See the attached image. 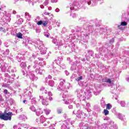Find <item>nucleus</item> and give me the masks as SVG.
Segmentation results:
<instances>
[{"label": "nucleus", "instance_id": "nucleus-1", "mask_svg": "<svg viewBox=\"0 0 129 129\" xmlns=\"http://www.w3.org/2000/svg\"><path fill=\"white\" fill-rule=\"evenodd\" d=\"M48 95L49 96V98L48 99V98H46L45 99V98L44 97H43V96H40V98L41 99H42V104L43 105H48V104H49V100H53V98H52L51 96H52V93H51V92H49L48 93Z\"/></svg>", "mask_w": 129, "mask_h": 129}, {"label": "nucleus", "instance_id": "nucleus-2", "mask_svg": "<svg viewBox=\"0 0 129 129\" xmlns=\"http://www.w3.org/2000/svg\"><path fill=\"white\" fill-rule=\"evenodd\" d=\"M12 116H13V113L9 112L7 113H0V119L4 120H12Z\"/></svg>", "mask_w": 129, "mask_h": 129}, {"label": "nucleus", "instance_id": "nucleus-3", "mask_svg": "<svg viewBox=\"0 0 129 129\" xmlns=\"http://www.w3.org/2000/svg\"><path fill=\"white\" fill-rule=\"evenodd\" d=\"M43 113V111H42L41 108H39L36 110V114L37 115L39 116V115H41V114Z\"/></svg>", "mask_w": 129, "mask_h": 129}, {"label": "nucleus", "instance_id": "nucleus-4", "mask_svg": "<svg viewBox=\"0 0 129 129\" xmlns=\"http://www.w3.org/2000/svg\"><path fill=\"white\" fill-rule=\"evenodd\" d=\"M40 122H41V123H43V122H44L45 121H46V118H44V116H41L40 118Z\"/></svg>", "mask_w": 129, "mask_h": 129}, {"label": "nucleus", "instance_id": "nucleus-5", "mask_svg": "<svg viewBox=\"0 0 129 129\" xmlns=\"http://www.w3.org/2000/svg\"><path fill=\"white\" fill-rule=\"evenodd\" d=\"M44 111L46 115H48V114H49L50 112H51V110L49 109H45Z\"/></svg>", "mask_w": 129, "mask_h": 129}, {"label": "nucleus", "instance_id": "nucleus-6", "mask_svg": "<svg viewBox=\"0 0 129 129\" xmlns=\"http://www.w3.org/2000/svg\"><path fill=\"white\" fill-rule=\"evenodd\" d=\"M17 38H19L20 39H23V34L21 33V32H19L17 34Z\"/></svg>", "mask_w": 129, "mask_h": 129}, {"label": "nucleus", "instance_id": "nucleus-7", "mask_svg": "<svg viewBox=\"0 0 129 129\" xmlns=\"http://www.w3.org/2000/svg\"><path fill=\"white\" fill-rule=\"evenodd\" d=\"M111 105L110 104H106V109H111Z\"/></svg>", "mask_w": 129, "mask_h": 129}, {"label": "nucleus", "instance_id": "nucleus-8", "mask_svg": "<svg viewBox=\"0 0 129 129\" xmlns=\"http://www.w3.org/2000/svg\"><path fill=\"white\" fill-rule=\"evenodd\" d=\"M104 81V82H106L107 83H109V84H110V83H111V80H110V79H106Z\"/></svg>", "mask_w": 129, "mask_h": 129}, {"label": "nucleus", "instance_id": "nucleus-9", "mask_svg": "<svg viewBox=\"0 0 129 129\" xmlns=\"http://www.w3.org/2000/svg\"><path fill=\"white\" fill-rule=\"evenodd\" d=\"M104 113L105 115H107L109 113V111H108V110H107V109H104Z\"/></svg>", "mask_w": 129, "mask_h": 129}, {"label": "nucleus", "instance_id": "nucleus-10", "mask_svg": "<svg viewBox=\"0 0 129 129\" xmlns=\"http://www.w3.org/2000/svg\"><path fill=\"white\" fill-rule=\"evenodd\" d=\"M42 25L44 27H46V25H48V21H42Z\"/></svg>", "mask_w": 129, "mask_h": 129}, {"label": "nucleus", "instance_id": "nucleus-11", "mask_svg": "<svg viewBox=\"0 0 129 129\" xmlns=\"http://www.w3.org/2000/svg\"><path fill=\"white\" fill-rule=\"evenodd\" d=\"M49 85H50V86H54V81H50L49 83Z\"/></svg>", "mask_w": 129, "mask_h": 129}, {"label": "nucleus", "instance_id": "nucleus-12", "mask_svg": "<svg viewBox=\"0 0 129 129\" xmlns=\"http://www.w3.org/2000/svg\"><path fill=\"white\" fill-rule=\"evenodd\" d=\"M30 109L32 110V111H36V108L34 107V106H31L30 107Z\"/></svg>", "mask_w": 129, "mask_h": 129}, {"label": "nucleus", "instance_id": "nucleus-13", "mask_svg": "<svg viewBox=\"0 0 129 129\" xmlns=\"http://www.w3.org/2000/svg\"><path fill=\"white\" fill-rule=\"evenodd\" d=\"M126 25H127V23L125 22H122L121 23V26H126Z\"/></svg>", "mask_w": 129, "mask_h": 129}, {"label": "nucleus", "instance_id": "nucleus-14", "mask_svg": "<svg viewBox=\"0 0 129 129\" xmlns=\"http://www.w3.org/2000/svg\"><path fill=\"white\" fill-rule=\"evenodd\" d=\"M61 128V129H67V126H66V125H65V124H63V125H62Z\"/></svg>", "mask_w": 129, "mask_h": 129}, {"label": "nucleus", "instance_id": "nucleus-15", "mask_svg": "<svg viewBox=\"0 0 129 129\" xmlns=\"http://www.w3.org/2000/svg\"><path fill=\"white\" fill-rule=\"evenodd\" d=\"M44 36H45V37H47V38H48L49 37V36H50V34L48 33V32H45Z\"/></svg>", "mask_w": 129, "mask_h": 129}, {"label": "nucleus", "instance_id": "nucleus-16", "mask_svg": "<svg viewBox=\"0 0 129 129\" xmlns=\"http://www.w3.org/2000/svg\"><path fill=\"white\" fill-rule=\"evenodd\" d=\"M42 24H43V21H38L37 23V25L38 26L42 25Z\"/></svg>", "mask_w": 129, "mask_h": 129}, {"label": "nucleus", "instance_id": "nucleus-17", "mask_svg": "<svg viewBox=\"0 0 129 129\" xmlns=\"http://www.w3.org/2000/svg\"><path fill=\"white\" fill-rule=\"evenodd\" d=\"M21 66H23L24 68L27 67V64L25 62L21 63Z\"/></svg>", "mask_w": 129, "mask_h": 129}, {"label": "nucleus", "instance_id": "nucleus-18", "mask_svg": "<svg viewBox=\"0 0 129 129\" xmlns=\"http://www.w3.org/2000/svg\"><path fill=\"white\" fill-rule=\"evenodd\" d=\"M120 104L122 107L124 106V105H125V104L124 103V102L123 101H121Z\"/></svg>", "mask_w": 129, "mask_h": 129}, {"label": "nucleus", "instance_id": "nucleus-19", "mask_svg": "<svg viewBox=\"0 0 129 129\" xmlns=\"http://www.w3.org/2000/svg\"><path fill=\"white\" fill-rule=\"evenodd\" d=\"M48 4H49V1L48 0H46L44 2L45 6H47V5H48Z\"/></svg>", "mask_w": 129, "mask_h": 129}, {"label": "nucleus", "instance_id": "nucleus-20", "mask_svg": "<svg viewBox=\"0 0 129 129\" xmlns=\"http://www.w3.org/2000/svg\"><path fill=\"white\" fill-rule=\"evenodd\" d=\"M52 42H53V43H54V44H57V39H53Z\"/></svg>", "mask_w": 129, "mask_h": 129}, {"label": "nucleus", "instance_id": "nucleus-21", "mask_svg": "<svg viewBox=\"0 0 129 129\" xmlns=\"http://www.w3.org/2000/svg\"><path fill=\"white\" fill-rule=\"evenodd\" d=\"M40 52H41V54H46V50H44L43 51V50H41Z\"/></svg>", "mask_w": 129, "mask_h": 129}, {"label": "nucleus", "instance_id": "nucleus-22", "mask_svg": "<svg viewBox=\"0 0 129 129\" xmlns=\"http://www.w3.org/2000/svg\"><path fill=\"white\" fill-rule=\"evenodd\" d=\"M4 92L5 94H8V90L7 89L4 90Z\"/></svg>", "mask_w": 129, "mask_h": 129}, {"label": "nucleus", "instance_id": "nucleus-23", "mask_svg": "<svg viewBox=\"0 0 129 129\" xmlns=\"http://www.w3.org/2000/svg\"><path fill=\"white\" fill-rule=\"evenodd\" d=\"M78 81H79L80 80H82V77L81 76V77H79L78 79Z\"/></svg>", "mask_w": 129, "mask_h": 129}, {"label": "nucleus", "instance_id": "nucleus-24", "mask_svg": "<svg viewBox=\"0 0 129 129\" xmlns=\"http://www.w3.org/2000/svg\"><path fill=\"white\" fill-rule=\"evenodd\" d=\"M71 103V101H69V102H66V104H70Z\"/></svg>", "mask_w": 129, "mask_h": 129}, {"label": "nucleus", "instance_id": "nucleus-25", "mask_svg": "<svg viewBox=\"0 0 129 129\" xmlns=\"http://www.w3.org/2000/svg\"><path fill=\"white\" fill-rule=\"evenodd\" d=\"M36 100H35V99H32V102H34V103H35V102H36V101H35Z\"/></svg>", "mask_w": 129, "mask_h": 129}, {"label": "nucleus", "instance_id": "nucleus-26", "mask_svg": "<svg viewBox=\"0 0 129 129\" xmlns=\"http://www.w3.org/2000/svg\"><path fill=\"white\" fill-rule=\"evenodd\" d=\"M48 77L49 79H51L52 78V76H51L50 75H49Z\"/></svg>", "mask_w": 129, "mask_h": 129}, {"label": "nucleus", "instance_id": "nucleus-27", "mask_svg": "<svg viewBox=\"0 0 129 129\" xmlns=\"http://www.w3.org/2000/svg\"><path fill=\"white\" fill-rule=\"evenodd\" d=\"M73 107V106L72 105L69 106V108H72Z\"/></svg>", "mask_w": 129, "mask_h": 129}, {"label": "nucleus", "instance_id": "nucleus-28", "mask_svg": "<svg viewBox=\"0 0 129 129\" xmlns=\"http://www.w3.org/2000/svg\"><path fill=\"white\" fill-rule=\"evenodd\" d=\"M61 112H62V110H61L58 111V113H61Z\"/></svg>", "mask_w": 129, "mask_h": 129}, {"label": "nucleus", "instance_id": "nucleus-29", "mask_svg": "<svg viewBox=\"0 0 129 129\" xmlns=\"http://www.w3.org/2000/svg\"><path fill=\"white\" fill-rule=\"evenodd\" d=\"M55 12H56L57 13H58V12H59V9H56L55 10Z\"/></svg>", "mask_w": 129, "mask_h": 129}, {"label": "nucleus", "instance_id": "nucleus-30", "mask_svg": "<svg viewBox=\"0 0 129 129\" xmlns=\"http://www.w3.org/2000/svg\"><path fill=\"white\" fill-rule=\"evenodd\" d=\"M13 127L14 129H17V125H14Z\"/></svg>", "mask_w": 129, "mask_h": 129}, {"label": "nucleus", "instance_id": "nucleus-31", "mask_svg": "<svg viewBox=\"0 0 129 129\" xmlns=\"http://www.w3.org/2000/svg\"><path fill=\"white\" fill-rule=\"evenodd\" d=\"M74 16H73V18H75L76 17V14H74Z\"/></svg>", "mask_w": 129, "mask_h": 129}, {"label": "nucleus", "instance_id": "nucleus-32", "mask_svg": "<svg viewBox=\"0 0 129 129\" xmlns=\"http://www.w3.org/2000/svg\"><path fill=\"white\" fill-rule=\"evenodd\" d=\"M66 72V73L67 75H68L69 74V73H68V72Z\"/></svg>", "mask_w": 129, "mask_h": 129}, {"label": "nucleus", "instance_id": "nucleus-33", "mask_svg": "<svg viewBox=\"0 0 129 129\" xmlns=\"http://www.w3.org/2000/svg\"><path fill=\"white\" fill-rule=\"evenodd\" d=\"M30 68H31V66H29L28 67V69H30Z\"/></svg>", "mask_w": 129, "mask_h": 129}, {"label": "nucleus", "instance_id": "nucleus-34", "mask_svg": "<svg viewBox=\"0 0 129 129\" xmlns=\"http://www.w3.org/2000/svg\"><path fill=\"white\" fill-rule=\"evenodd\" d=\"M26 101V100H23V103H25Z\"/></svg>", "mask_w": 129, "mask_h": 129}, {"label": "nucleus", "instance_id": "nucleus-35", "mask_svg": "<svg viewBox=\"0 0 129 129\" xmlns=\"http://www.w3.org/2000/svg\"><path fill=\"white\" fill-rule=\"evenodd\" d=\"M16 11H13V14H14V15L16 14Z\"/></svg>", "mask_w": 129, "mask_h": 129}, {"label": "nucleus", "instance_id": "nucleus-36", "mask_svg": "<svg viewBox=\"0 0 129 129\" xmlns=\"http://www.w3.org/2000/svg\"><path fill=\"white\" fill-rule=\"evenodd\" d=\"M51 2H52V3H55V1H54V0H51Z\"/></svg>", "mask_w": 129, "mask_h": 129}, {"label": "nucleus", "instance_id": "nucleus-37", "mask_svg": "<svg viewBox=\"0 0 129 129\" xmlns=\"http://www.w3.org/2000/svg\"><path fill=\"white\" fill-rule=\"evenodd\" d=\"M90 4H91L90 2H88V5L89 6L90 5Z\"/></svg>", "mask_w": 129, "mask_h": 129}, {"label": "nucleus", "instance_id": "nucleus-38", "mask_svg": "<svg viewBox=\"0 0 129 129\" xmlns=\"http://www.w3.org/2000/svg\"><path fill=\"white\" fill-rule=\"evenodd\" d=\"M70 9L71 10V11H73V8L71 7Z\"/></svg>", "mask_w": 129, "mask_h": 129}, {"label": "nucleus", "instance_id": "nucleus-39", "mask_svg": "<svg viewBox=\"0 0 129 129\" xmlns=\"http://www.w3.org/2000/svg\"><path fill=\"white\" fill-rule=\"evenodd\" d=\"M19 21H22V22H23V19H20L19 20Z\"/></svg>", "mask_w": 129, "mask_h": 129}, {"label": "nucleus", "instance_id": "nucleus-40", "mask_svg": "<svg viewBox=\"0 0 129 129\" xmlns=\"http://www.w3.org/2000/svg\"><path fill=\"white\" fill-rule=\"evenodd\" d=\"M0 45H2V41L0 40Z\"/></svg>", "mask_w": 129, "mask_h": 129}, {"label": "nucleus", "instance_id": "nucleus-41", "mask_svg": "<svg viewBox=\"0 0 129 129\" xmlns=\"http://www.w3.org/2000/svg\"><path fill=\"white\" fill-rule=\"evenodd\" d=\"M127 81H129V78L127 79Z\"/></svg>", "mask_w": 129, "mask_h": 129}, {"label": "nucleus", "instance_id": "nucleus-42", "mask_svg": "<svg viewBox=\"0 0 129 129\" xmlns=\"http://www.w3.org/2000/svg\"><path fill=\"white\" fill-rule=\"evenodd\" d=\"M41 9H44V7L42 6L41 7Z\"/></svg>", "mask_w": 129, "mask_h": 129}, {"label": "nucleus", "instance_id": "nucleus-43", "mask_svg": "<svg viewBox=\"0 0 129 129\" xmlns=\"http://www.w3.org/2000/svg\"><path fill=\"white\" fill-rule=\"evenodd\" d=\"M2 86H3V87H5V85H4Z\"/></svg>", "mask_w": 129, "mask_h": 129}, {"label": "nucleus", "instance_id": "nucleus-44", "mask_svg": "<svg viewBox=\"0 0 129 129\" xmlns=\"http://www.w3.org/2000/svg\"><path fill=\"white\" fill-rule=\"evenodd\" d=\"M45 93L47 94V91H45Z\"/></svg>", "mask_w": 129, "mask_h": 129}, {"label": "nucleus", "instance_id": "nucleus-45", "mask_svg": "<svg viewBox=\"0 0 129 129\" xmlns=\"http://www.w3.org/2000/svg\"><path fill=\"white\" fill-rule=\"evenodd\" d=\"M26 15H29V14L27 13V14H26Z\"/></svg>", "mask_w": 129, "mask_h": 129}, {"label": "nucleus", "instance_id": "nucleus-46", "mask_svg": "<svg viewBox=\"0 0 129 129\" xmlns=\"http://www.w3.org/2000/svg\"><path fill=\"white\" fill-rule=\"evenodd\" d=\"M27 20H28L29 21H30V19H27Z\"/></svg>", "mask_w": 129, "mask_h": 129}, {"label": "nucleus", "instance_id": "nucleus-47", "mask_svg": "<svg viewBox=\"0 0 129 129\" xmlns=\"http://www.w3.org/2000/svg\"><path fill=\"white\" fill-rule=\"evenodd\" d=\"M19 24H22V22L19 23Z\"/></svg>", "mask_w": 129, "mask_h": 129}, {"label": "nucleus", "instance_id": "nucleus-48", "mask_svg": "<svg viewBox=\"0 0 129 129\" xmlns=\"http://www.w3.org/2000/svg\"><path fill=\"white\" fill-rule=\"evenodd\" d=\"M26 18H27V16H26Z\"/></svg>", "mask_w": 129, "mask_h": 129}, {"label": "nucleus", "instance_id": "nucleus-49", "mask_svg": "<svg viewBox=\"0 0 129 129\" xmlns=\"http://www.w3.org/2000/svg\"><path fill=\"white\" fill-rule=\"evenodd\" d=\"M0 10H2V9L0 8Z\"/></svg>", "mask_w": 129, "mask_h": 129}, {"label": "nucleus", "instance_id": "nucleus-50", "mask_svg": "<svg viewBox=\"0 0 129 129\" xmlns=\"http://www.w3.org/2000/svg\"><path fill=\"white\" fill-rule=\"evenodd\" d=\"M57 45H59L58 44H57Z\"/></svg>", "mask_w": 129, "mask_h": 129}]
</instances>
